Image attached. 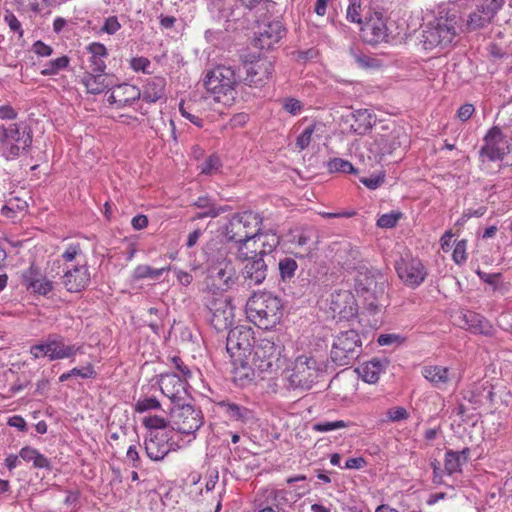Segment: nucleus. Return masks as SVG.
<instances>
[{"mask_svg":"<svg viewBox=\"0 0 512 512\" xmlns=\"http://www.w3.org/2000/svg\"><path fill=\"white\" fill-rule=\"evenodd\" d=\"M263 218L251 210L234 213L222 227V235L227 242L237 244V259L244 262L248 259L247 244L252 241L256 245Z\"/></svg>","mask_w":512,"mask_h":512,"instance_id":"f257e3e1","label":"nucleus"},{"mask_svg":"<svg viewBox=\"0 0 512 512\" xmlns=\"http://www.w3.org/2000/svg\"><path fill=\"white\" fill-rule=\"evenodd\" d=\"M387 285V277L380 270L365 265L357 268L355 290L370 313H377L383 307Z\"/></svg>","mask_w":512,"mask_h":512,"instance_id":"f03ea898","label":"nucleus"},{"mask_svg":"<svg viewBox=\"0 0 512 512\" xmlns=\"http://www.w3.org/2000/svg\"><path fill=\"white\" fill-rule=\"evenodd\" d=\"M248 319L257 327L268 330L280 323L283 316L282 300L270 292L254 293L246 303Z\"/></svg>","mask_w":512,"mask_h":512,"instance_id":"7ed1b4c3","label":"nucleus"},{"mask_svg":"<svg viewBox=\"0 0 512 512\" xmlns=\"http://www.w3.org/2000/svg\"><path fill=\"white\" fill-rule=\"evenodd\" d=\"M241 80L239 70L231 66L218 65L206 74L204 86L213 95L214 101L231 106L237 95L235 87Z\"/></svg>","mask_w":512,"mask_h":512,"instance_id":"20e7f679","label":"nucleus"},{"mask_svg":"<svg viewBox=\"0 0 512 512\" xmlns=\"http://www.w3.org/2000/svg\"><path fill=\"white\" fill-rule=\"evenodd\" d=\"M208 279L215 289L227 291L232 288L238 279L236 269L231 259L228 258V251L224 247L205 250Z\"/></svg>","mask_w":512,"mask_h":512,"instance_id":"39448f33","label":"nucleus"},{"mask_svg":"<svg viewBox=\"0 0 512 512\" xmlns=\"http://www.w3.org/2000/svg\"><path fill=\"white\" fill-rule=\"evenodd\" d=\"M32 130L25 123L0 125V148L7 160L28 152L32 145Z\"/></svg>","mask_w":512,"mask_h":512,"instance_id":"423d86ee","label":"nucleus"},{"mask_svg":"<svg viewBox=\"0 0 512 512\" xmlns=\"http://www.w3.org/2000/svg\"><path fill=\"white\" fill-rule=\"evenodd\" d=\"M284 350L280 340L262 338L252 350V364L260 372H272L279 369L282 364V351Z\"/></svg>","mask_w":512,"mask_h":512,"instance_id":"0eeeda50","label":"nucleus"},{"mask_svg":"<svg viewBox=\"0 0 512 512\" xmlns=\"http://www.w3.org/2000/svg\"><path fill=\"white\" fill-rule=\"evenodd\" d=\"M361 339L354 329L340 332L334 339L331 360L339 366L352 364L361 353Z\"/></svg>","mask_w":512,"mask_h":512,"instance_id":"6e6552de","label":"nucleus"},{"mask_svg":"<svg viewBox=\"0 0 512 512\" xmlns=\"http://www.w3.org/2000/svg\"><path fill=\"white\" fill-rule=\"evenodd\" d=\"M203 414L185 401L170 408V423L173 430L186 435H192L203 425Z\"/></svg>","mask_w":512,"mask_h":512,"instance_id":"1a4fd4ad","label":"nucleus"},{"mask_svg":"<svg viewBox=\"0 0 512 512\" xmlns=\"http://www.w3.org/2000/svg\"><path fill=\"white\" fill-rule=\"evenodd\" d=\"M456 27L452 20L437 19L428 23L422 31L420 43L425 50L449 46L456 36Z\"/></svg>","mask_w":512,"mask_h":512,"instance_id":"9d476101","label":"nucleus"},{"mask_svg":"<svg viewBox=\"0 0 512 512\" xmlns=\"http://www.w3.org/2000/svg\"><path fill=\"white\" fill-rule=\"evenodd\" d=\"M406 136L398 130H393L387 134H375L366 142L367 158L373 165L381 163L386 156L393 154L395 150L402 146Z\"/></svg>","mask_w":512,"mask_h":512,"instance_id":"9b49d317","label":"nucleus"},{"mask_svg":"<svg viewBox=\"0 0 512 512\" xmlns=\"http://www.w3.org/2000/svg\"><path fill=\"white\" fill-rule=\"evenodd\" d=\"M255 338L250 326L238 325L229 330L226 339V350L232 359L248 358L252 355Z\"/></svg>","mask_w":512,"mask_h":512,"instance_id":"f8f14e48","label":"nucleus"},{"mask_svg":"<svg viewBox=\"0 0 512 512\" xmlns=\"http://www.w3.org/2000/svg\"><path fill=\"white\" fill-rule=\"evenodd\" d=\"M322 371V364L313 356L301 355L294 362L289 381L294 387L309 389Z\"/></svg>","mask_w":512,"mask_h":512,"instance_id":"ddd939ff","label":"nucleus"},{"mask_svg":"<svg viewBox=\"0 0 512 512\" xmlns=\"http://www.w3.org/2000/svg\"><path fill=\"white\" fill-rule=\"evenodd\" d=\"M511 152L508 139L498 126L491 127L483 137V145L479 150V158L484 162L502 161Z\"/></svg>","mask_w":512,"mask_h":512,"instance_id":"4468645a","label":"nucleus"},{"mask_svg":"<svg viewBox=\"0 0 512 512\" xmlns=\"http://www.w3.org/2000/svg\"><path fill=\"white\" fill-rule=\"evenodd\" d=\"M169 431H154L147 433L144 439V449L152 461H161L170 451H176L178 445L171 441Z\"/></svg>","mask_w":512,"mask_h":512,"instance_id":"2eb2a0df","label":"nucleus"},{"mask_svg":"<svg viewBox=\"0 0 512 512\" xmlns=\"http://www.w3.org/2000/svg\"><path fill=\"white\" fill-rule=\"evenodd\" d=\"M289 491L285 489H275L273 487L261 488L257 491L253 508L254 510H278L284 511V507L290 503Z\"/></svg>","mask_w":512,"mask_h":512,"instance_id":"dca6fc26","label":"nucleus"},{"mask_svg":"<svg viewBox=\"0 0 512 512\" xmlns=\"http://www.w3.org/2000/svg\"><path fill=\"white\" fill-rule=\"evenodd\" d=\"M288 242L299 251L295 252L298 258H305L317 249V231L311 226H303L289 231Z\"/></svg>","mask_w":512,"mask_h":512,"instance_id":"f3484780","label":"nucleus"},{"mask_svg":"<svg viewBox=\"0 0 512 512\" xmlns=\"http://www.w3.org/2000/svg\"><path fill=\"white\" fill-rule=\"evenodd\" d=\"M399 278L409 287H418L424 282L427 271L421 260L409 256L401 257L395 265Z\"/></svg>","mask_w":512,"mask_h":512,"instance_id":"a211bd4d","label":"nucleus"},{"mask_svg":"<svg viewBox=\"0 0 512 512\" xmlns=\"http://www.w3.org/2000/svg\"><path fill=\"white\" fill-rule=\"evenodd\" d=\"M210 323L217 330L228 329L234 319L233 307L227 297L213 298L209 304Z\"/></svg>","mask_w":512,"mask_h":512,"instance_id":"6ab92c4d","label":"nucleus"},{"mask_svg":"<svg viewBox=\"0 0 512 512\" xmlns=\"http://www.w3.org/2000/svg\"><path fill=\"white\" fill-rule=\"evenodd\" d=\"M62 271V284L68 292H80L90 283V272L86 263L65 265L63 266Z\"/></svg>","mask_w":512,"mask_h":512,"instance_id":"aec40b11","label":"nucleus"},{"mask_svg":"<svg viewBox=\"0 0 512 512\" xmlns=\"http://www.w3.org/2000/svg\"><path fill=\"white\" fill-rule=\"evenodd\" d=\"M285 33V27L279 20L263 23L255 33L253 45L261 50H269L282 39Z\"/></svg>","mask_w":512,"mask_h":512,"instance_id":"412c9836","label":"nucleus"},{"mask_svg":"<svg viewBox=\"0 0 512 512\" xmlns=\"http://www.w3.org/2000/svg\"><path fill=\"white\" fill-rule=\"evenodd\" d=\"M246 77L243 79L246 84L261 86L272 77L274 64L267 58H258L254 61L244 62Z\"/></svg>","mask_w":512,"mask_h":512,"instance_id":"4be33fe9","label":"nucleus"},{"mask_svg":"<svg viewBox=\"0 0 512 512\" xmlns=\"http://www.w3.org/2000/svg\"><path fill=\"white\" fill-rule=\"evenodd\" d=\"M187 382L175 373H164L160 375L159 386L163 395H165L173 404V406L186 401Z\"/></svg>","mask_w":512,"mask_h":512,"instance_id":"5701e85b","label":"nucleus"},{"mask_svg":"<svg viewBox=\"0 0 512 512\" xmlns=\"http://www.w3.org/2000/svg\"><path fill=\"white\" fill-rule=\"evenodd\" d=\"M246 264L243 267L242 275L249 286L259 285L266 279L268 266L264 258L258 256L256 253H250L248 250V259H245Z\"/></svg>","mask_w":512,"mask_h":512,"instance_id":"b1692460","label":"nucleus"},{"mask_svg":"<svg viewBox=\"0 0 512 512\" xmlns=\"http://www.w3.org/2000/svg\"><path fill=\"white\" fill-rule=\"evenodd\" d=\"M376 18H370L362 27L361 35L364 42L377 45L388 39V28L381 13H375Z\"/></svg>","mask_w":512,"mask_h":512,"instance_id":"393cba45","label":"nucleus"},{"mask_svg":"<svg viewBox=\"0 0 512 512\" xmlns=\"http://www.w3.org/2000/svg\"><path fill=\"white\" fill-rule=\"evenodd\" d=\"M421 374L434 388L440 390H445L454 378L450 369L441 365H425Z\"/></svg>","mask_w":512,"mask_h":512,"instance_id":"a878e982","label":"nucleus"},{"mask_svg":"<svg viewBox=\"0 0 512 512\" xmlns=\"http://www.w3.org/2000/svg\"><path fill=\"white\" fill-rule=\"evenodd\" d=\"M463 327L473 334L492 337L495 334L493 325L484 316L474 311H466L462 315Z\"/></svg>","mask_w":512,"mask_h":512,"instance_id":"bb28decb","label":"nucleus"},{"mask_svg":"<svg viewBox=\"0 0 512 512\" xmlns=\"http://www.w3.org/2000/svg\"><path fill=\"white\" fill-rule=\"evenodd\" d=\"M217 406L230 421L247 424L254 420V412L241 404L229 400H222L217 403Z\"/></svg>","mask_w":512,"mask_h":512,"instance_id":"cd10ccee","label":"nucleus"},{"mask_svg":"<svg viewBox=\"0 0 512 512\" xmlns=\"http://www.w3.org/2000/svg\"><path fill=\"white\" fill-rule=\"evenodd\" d=\"M48 359L50 361L65 359L81 352V347L74 345H65L64 340L60 336L51 335L47 339Z\"/></svg>","mask_w":512,"mask_h":512,"instance_id":"c85d7f7f","label":"nucleus"},{"mask_svg":"<svg viewBox=\"0 0 512 512\" xmlns=\"http://www.w3.org/2000/svg\"><path fill=\"white\" fill-rule=\"evenodd\" d=\"M389 362L388 360H380L374 358L357 369L360 377L369 384H374L378 381L379 375L386 369Z\"/></svg>","mask_w":512,"mask_h":512,"instance_id":"c756f323","label":"nucleus"},{"mask_svg":"<svg viewBox=\"0 0 512 512\" xmlns=\"http://www.w3.org/2000/svg\"><path fill=\"white\" fill-rule=\"evenodd\" d=\"M166 80L163 77H151L141 91V98L147 103H155L164 96Z\"/></svg>","mask_w":512,"mask_h":512,"instance_id":"7c9ffc66","label":"nucleus"},{"mask_svg":"<svg viewBox=\"0 0 512 512\" xmlns=\"http://www.w3.org/2000/svg\"><path fill=\"white\" fill-rule=\"evenodd\" d=\"M87 51L91 54L90 66L94 72L104 73L106 69L105 59L108 56L107 48L104 44L93 42L87 46Z\"/></svg>","mask_w":512,"mask_h":512,"instance_id":"2f4dec72","label":"nucleus"},{"mask_svg":"<svg viewBox=\"0 0 512 512\" xmlns=\"http://www.w3.org/2000/svg\"><path fill=\"white\" fill-rule=\"evenodd\" d=\"M81 82L90 94H100L112 86V84L107 81L106 75L103 73L94 75L86 72L82 77Z\"/></svg>","mask_w":512,"mask_h":512,"instance_id":"473e14b6","label":"nucleus"},{"mask_svg":"<svg viewBox=\"0 0 512 512\" xmlns=\"http://www.w3.org/2000/svg\"><path fill=\"white\" fill-rule=\"evenodd\" d=\"M19 456L26 462H32L34 468L51 470L50 460L33 447H23L19 451Z\"/></svg>","mask_w":512,"mask_h":512,"instance_id":"72a5a7b5","label":"nucleus"},{"mask_svg":"<svg viewBox=\"0 0 512 512\" xmlns=\"http://www.w3.org/2000/svg\"><path fill=\"white\" fill-rule=\"evenodd\" d=\"M118 96V108L131 106L141 98V90L134 85L121 84L116 87Z\"/></svg>","mask_w":512,"mask_h":512,"instance_id":"f704fd0d","label":"nucleus"},{"mask_svg":"<svg viewBox=\"0 0 512 512\" xmlns=\"http://www.w3.org/2000/svg\"><path fill=\"white\" fill-rule=\"evenodd\" d=\"M351 117L355 122L351 125V128L359 135L366 133L373 125V115L367 109L355 110Z\"/></svg>","mask_w":512,"mask_h":512,"instance_id":"c9c22d12","label":"nucleus"},{"mask_svg":"<svg viewBox=\"0 0 512 512\" xmlns=\"http://www.w3.org/2000/svg\"><path fill=\"white\" fill-rule=\"evenodd\" d=\"M489 14L486 15L479 5L472 11L466 20V28L468 31H476L487 27L493 20Z\"/></svg>","mask_w":512,"mask_h":512,"instance_id":"e433bc0d","label":"nucleus"},{"mask_svg":"<svg viewBox=\"0 0 512 512\" xmlns=\"http://www.w3.org/2000/svg\"><path fill=\"white\" fill-rule=\"evenodd\" d=\"M248 358H243V360L234 358V379L238 381L240 385H245L248 382H251L254 379V371L249 366Z\"/></svg>","mask_w":512,"mask_h":512,"instance_id":"4c0bfd02","label":"nucleus"},{"mask_svg":"<svg viewBox=\"0 0 512 512\" xmlns=\"http://www.w3.org/2000/svg\"><path fill=\"white\" fill-rule=\"evenodd\" d=\"M257 242L261 243V249L257 250V248H255L254 250H251L250 253H256L258 256L264 258L279 245V238L274 233L263 234L259 231V237H256V243Z\"/></svg>","mask_w":512,"mask_h":512,"instance_id":"58836bf2","label":"nucleus"},{"mask_svg":"<svg viewBox=\"0 0 512 512\" xmlns=\"http://www.w3.org/2000/svg\"><path fill=\"white\" fill-rule=\"evenodd\" d=\"M349 54L358 67L362 69H377L381 67V61L360 51L356 47H350Z\"/></svg>","mask_w":512,"mask_h":512,"instance_id":"ea45409f","label":"nucleus"},{"mask_svg":"<svg viewBox=\"0 0 512 512\" xmlns=\"http://www.w3.org/2000/svg\"><path fill=\"white\" fill-rule=\"evenodd\" d=\"M192 205L200 209L202 212L213 211L215 213L214 218L231 210L229 205H216L214 200L209 196L198 197Z\"/></svg>","mask_w":512,"mask_h":512,"instance_id":"a19ab883","label":"nucleus"},{"mask_svg":"<svg viewBox=\"0 0 512 512\" xmlns=\"http://www.w3.org/2000/svg\"><path fill=\"white\" fill-rule=\"evenodd\" d=\"M298 264L294 258L283 257L279 259L278 269L282 281H289L295 276Z\"/></svg>","mask_w":512,"mask_h":512,"instance_id":"79ce46f5","label":"nucleus"},{"mask_svg":"<svg viewBox=\"0 0 512 512\" xmlns=\"http://www.w3.org/2000/svg\"><path fill=\"white\" fill-rule=\"evenodd\" d=\"M27 207L28 205L25 201L14 198L2 206L0 213L3 217L15 219L18 213L26 210Z\"/></svg>","mask_w":512,"mask_h":512,"instance_id":"37998d69","label":"nucleus"},{"mask_svg":"<svg viewBox=\"0 0 512 512\" xmlns=\"http://www.w3.org/2000/svg\"><path fill=\"white\" fill-rule=\"evenodd\" d=\"M164 271L165 268H153L149 265L143 264L138 265L134 269L132 276L134 280H141L145 278L156 280L161 277Z\"/></svg>","mask_w":512,"mask_h":512,"instance_id":"c03bdc74","label":"nucleus"},{"mask_svg":"<svg viewBox=\"0 0 512 512\" xmlns=\"http://www.w3.org/2000/svg\"><path fill=\"white\" fill-rule=\"evenodd\" d=\"M70 59L68 56L63 55L57 59L48 61L44 68L41 70V75L52 76L58 74L61 70L68 67Z\"/></svg>","mask_w":512,"mask_h":512,"instance_id":"a18cd8bd","label":"nucleus"},{"mask_svg":"<svg viewBox=\"0 0 512 512\" xmlns=\"http://www.w3.org/2000/svg\"><path fill=\"white\" fill-rule=\"evenodd\" d=\"M327 169L330 173L356 174L358 172L351 162L342 158L330 159L327 163Z\"/></svg>","mask_w":512,"mask_h":512,"instance_id":"49530a36","label":"nucleus"},{"mask_svg":"<svg viewBox=\"0 0 512 512\" xmlns=\"http://www.w3.org/2000/svg\"><path fill=\"white\" fill-rule=\"evenodd\" d=\"M462 465L461 455L456 454V451L448 450L445 453L444 467L449 475L460 472Z\"/></svg>","mask_w":512,"mask_h":512,"instance_id":"de8ad7c7","label":"nucleus"},{"mask_svg":"<svg viewBox=\"0 0 512 512\" xmlns=\"http://www.w3.org/2000/svg\"><path fill=\"white\" fill-rule=\"evenodd\" d=\"M352 425H353L352 422L344 421V420L321 421V422L315 423L313 425V430L320 432V433H326V432L337 430V429L348 428Z\"/></svg>","mask_w":512,"mask_h":512,"instance_id":"09e8293b","label":"nucleus"},{"mask_svg":"<svg viewBox=\"0 0 512 512\" xmlns=\"http://www.w3.org/2000/svg\"><path fill=\"white\" fill-rule=\"evenodd\" d=\"M142 423L147 429V433H152L154 431H167L166 428L168 426V421L157 415L144 417Z\"/></svg>","mask_w":512,"mask_h":512,"instance_id":"8fccbe9b","label":"nucleus"},{"mask_svg":"<svg viewBox=\"0 0 512 512\" xmlns=\"http://www.w3.org/2000/svg\"><path fill=\"white\" fill-rule=\"evenodd\" d=\"M222 162L217 154H211L201 165H199L201 174L212 175L220 170Z\"/></svg>","mask_w":512,"mask_h":512,"instance_id":"3c124183","label":"nucleus"},{"mask_svg":"<svg viewBox=\"0 0 512 512\" xmlns=\"http://www.w3.org/2000/svg\"><path fill=\"white\" fill-rule=\"evenodd\" d=\"M402 216L403 214L399 211H391L390 213L381 215L376 225L380 228H393L397 225Z\"/></svg>","mask_w":512,"mask_h":512,"instance_id":"603ef678","label":"nucleus"},{"mask_svg":"<svg viewBox=\"0 0 512 512\" xmlns=\"http://www.w3.org/2000/svg\"><path fill=\"white\" fill-rule=\"evenodd\" d=\"M361 0H350L346 11V18L351 23L362 24Z\"/></svg>","mask_w":512,"mask_h":512,"instance_id":"864d4df0","label":"nucleus"},{"mask_svg":"<svg viewBox=\"0 0 512 512\" xmlns=\"http://www.w3.org/2000/svg\"><path fill=\"white\" fill-rule=\"evenodd\" d=\"M42 273L39 268L31 265L26 271L22 274V282L26 286L28 290L31 289L32 286H35L38 283V280L41 278Z\"/></svg>","mask_w":512,"mask_h":512,"instance_id":"5fc2aeb1","label":"nucleus"},{"mask_svg":"<svg viewBox=\"0 0 512 512\" xmlns=\"http://www.w3.org/2000/svg\"><path fill=\"white\" fill-rule=\"evenodd\" d=\"M238 7L236 4L223 3L222 7H219V19H223L226 22H235L239 19V15L236 13Z\"/></svg>","mask_w":512,"mask_h":512,"instance_id":"6e6d98bb","label":"nucleus"},{"mask_svg":"<svg viewBox=\"0 0 512 512\" xmlns=\"http://www.w3.org/2000/svg\"><path fill=\"white\" fill-rule=\"evenodd\" d=\"M315 128H316V125L311 124V125L307 126L302 131V133L297 137L295 145L299 150H304L310 145L312 135L315 132Z\"/></svg>","mask_w":512,"mask_h":512,"instance_id":"4d7b16f0","label":"nucleus"},{"mask_svg":"<svg viewBox=\"0 0 512 512\" xmlns=\"http://www.w3.org/2000/svg\"><path fill=\"white\" fill-rule=\"evenodd\" d=\"M505 1L506 0H483L479 6L486 12V15L489 14L492 18H495L498 12L503 8Z\"/></svg>","mask_w":512,"mask_h":512,"instance_id":"13d9d810","label":"nucleus"},{"mask_svg":"<svg viewBox=\"0 0 512 512\" xmlns=\"http://www.w3.org/2000/svg\"><path fill=\"white\" fill-rule=\"evenodd\" d=\"M467 240L462 239L456 242L452 258L457 265H461L467 260Z\"/></svg>","mask_w":512,"mask_h":512,"instance_id":"bf43d9fd","label":"nucleus"},{"mask_svg":"<svg viewBox=\"0 0 512 512\" xmlns=\"http://www.w3.org/2000/svg\"><path fill=\"white\" fill-rule=\"evenodd\" d=\"M476 274L481 281L490 285L493 288V291H497L499 289V280L502 277L501 273H486L481 269H477Z\"/></svg>","mask_w":512,"mask_h":512,"instance_id":"052dcab7","label":"nucleus"},{"mask_svg":"<svg viewBox=\"0 0 512 512\" xmlns=\"http://www.w3.org/2000/svg\"><path fill=\"white\" fill-rule=\"evenodd\" d=\"M160 407L161 404L155 397H148L138 400L135 405V410L139 413H143L148 410L159 409Z\"/></svg>","mask_w":512,"mask_h":512,"instance_id":"680f3d73","label":"nucleus"},{"mask_svg":"<svg viewBox=\"0 0 512 512\" xmlns=\"http://www.w3.org/2000/svg\"><path fill=\"white\" fill-rule=\"evenodd\" d=\"M282 108L289 114L295 116L301 112L303 105L301 101L293 97H286L282 100Z\"/></svg>","mask_w":512,"mask_h":512,"instance_id":"e2e57ef3","label":"nucleus"},{"mask_svg":"<svg viewBox=\"0 0 512 512\" xmlns=\"http://www.w3.org/2000/svg\"><path fill=\"white\" fill-rule=\"evenodd\" d=\"M81 254V247L80 244H69L65 251L61 255V259L64 261L63 266L65 265H72L71 262H73L78 255Z\"/></svg>","mask_w":512,"mask_h":512,"instance_id":"0e129e2a","label":"nucleus"},{"mask_svg":"<svg viewBox=\"0 0 512 512\" xmlns=\"http://www.w3.org/2000/svg\"><path fill=\"white\" fill-rule=\"evenodd\" d=\"M171 362L173 363L175 369L179 372V376L183 381L187 382V380L192 377V371L180 357L173 356L171 358Z\"/></svg>","mask_w":512,"mask_h":512,"instance_id":"69168bd1","label":"nucleus"},{"mask_svg":"<svg viewBox=\"0 0 512 512\" xmlns=\"http://www.w3.org/2000/svg\"><path fill=\"white\" fill-rule=\"evenodd\" d=\"M159 27L162 31H174L178 23V18L173 15L160 14L158 16Z\"/></svg>","mask_w":512,"mask_h":512,"instance_id":"338daca9","label":"nucleus"},{"mask_svg":"<svg viewBox=\"0 0 512 512\" xmlns=\"http://www.w3.org/2000/svg\"><path fill=\"white\" fill-rule=\"evenodd\" d=\"M53 289V283L48 280L44 275L38 280L35 286H32L30 290L40 295L46 296Z\"/></svg>","mask_w":512,"mask_h":512,"instance_id":"774afa93","label":"nucleus"}]
</instances>
